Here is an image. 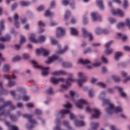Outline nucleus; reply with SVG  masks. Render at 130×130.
Returning <instances> with one entry per match:
<instances>
[{
	"mask_svg": "<svg viewBox=\"0 0 130 130\" xmlns=\"http://www.w3.org/2000/svg\"><path fill=\"white\" fill-rule=\"evenodd\" d=\"M103 104H108L110 108H107L106 111L109 114H111V113H119L122 111V109L120 107H117L114 108V105L110 103L109 100H106L103 99L102 100Z\"/></svg>",
	"mask_w": 130,
	"mask_h": 130,
	"instance_id": "f257e3e1",
	"label": "nucleus"
},
{
	"mask_svg": "<svg viewBox=\"0 0 130 130\" xmlns=\"http://www.w3.org/2000/svg\"><path fill=\"white\" fill-rule=\"evenodd\" d=\"M10 106L12 110L16 109V106L12 105V102H6L3 103V105L2 107H0V112L1 111V113H0V116H8V115L10 114L8 112H6L4 111V110H5V107H6V106Z\"/></svg>",
	"mask_w": 130,
	"mask_h": 130,
	"instance_id": "f03ea898",
	"label": "nucleus"
},
{
	"mask_svg": "<svg viewBox=\"0 0 130 130\" xmlns=\"http://www.w3.org/2000/svg\"><path fill=\"white\" fill-rule=\"evenodd\" d=\"M24 118H27L28 119V124L27 125V128L29 129L32 128L34 125L37 124V121L34 119H32V115L24 114L23 115Z\"/></svg>",
	"mask_w": 130,
	"mask_h": 130,
	"instance_id": "7ed1b4c3",
	"label": "nucleus"
},
{
	"mask_svg": "<svg viewBox=\"0 0 130 130\" xmlns=\"http://www.w3.org/2000/svg\"><path fill=\"white\" fill-rule=\"evenodd\" d=\"M31 63L33 64L34 67L36 68V69H40L41 70H43L42 72V75L43 76H47V75H48V70H49V68L40 66L38 65V63L34 60L31 61Z\"/></svg>",
	"mask_w": 130,
	"mask_h": 130,
	"instance_id": "20e7f679",
	"label": "nucleus"
},
{
	"mask_svg": "<svg viewBox=\"0 0 130 130\" xmlns=\"http://www.w3.org/2000/svg\"><path fill=\"white\" fill-rule=\"evenodd\" d=\"M86 111H87V112H92V111H93V112H94V114H92L91 116V118H98V117H99V116H100V111H99V110L97 109H90V107L87 106L86 108Z\"/></svg>",
	"mask_w": 130,
	"mask_h": 130,
	"instance_id": "39448f33",
	"label": "nucleus"
},
{
	"mask_svg": "<svg viewBox=\"0 0 130 130\" xmlns=\"http://www.w3.org/2000/svg\"><path fill=\"white\" fill-rule=\"evenodd\" d=\"M46 37L44 36H40L39 40H36L35 39V35L34 34H31L30 37L29 38V40L34 43H39V42H44Z\"/></svg>",
	"mask_w": 130,
	"mask_h": 130,
	"instance_id": "423d86ee",
	"label": "nucleus"
},
{
	"mask_svg": "<svg viewBox=\"0 0 130 130\" xmlns=\"http://www.w3.org/2000/svg\"><path fill=\"white\" fill-rule=\"evenodd\" d=\"M78 77L80 79L77 80V82L79 86V87H82L83 84L85 82H87V77L84 76V74L82 72L78 73Z\"/></svg>",
	"mask_w": 130,
	"mask_h": 130,
	"instance_id": "0eeeda50",
	"label": "nucleus"
},
{
	"mask_svg": "<svg viewBox=\"0 0 130 130\" xmlns=\"http://www.w3.org/2000/svg\"><path fill=\"white\" fill-rule=\"evenodd\" d=\"M68 113H70V118L71 119H76V117L74 113H71V111H70V110H62L59 111L58 114L61 115V116H64L66 114H68Z\"/></svg>",
	"mask_w": 130,
	"mask_h": 130,
	"instance_id": "6e6552de",
	"label": "nucleus"
},
{
	"mask_svg": "<svg viewBox=\"0 0 130 130\" xmlns=\"http://www.w3.org/2000/svg\"><path fill=\"white\" fill-rule=\"evenodd\" d=\"M76 80L73 78L69 77L67 81H66L67 85L63 84L61 86V89L60 90L61 92H63L64 90H66V89H68V86H71V83H73V82H75Z\"/></svg>",
	"mask_w": 130,
	"mask_h": 130,
	"instance_id": "1a4fd4ad",
	"label": "nucleus"
},
{
	"mask_svg": "<svg viewBox=\"0 0 130 130\" xmlns=\"http://www.w3.org/2000/svg\"><path fill=\"white\" fill-rule=\"evenodd\" d=\"M36 52L37 53L38 55H40V54L42 53L44 56H47V55H48V54H49V52L48 51V50L43 48L37 49L36 51Z\"/></svg>",
	"mask_w": 130,
	"mask_h": 130,
	"instance_id": "9d476101",
	"label": "nucleus"
},
{
	"mask_svg": "<svg viewBox=\"0 0 130 130\" xmlns=\"http://www.w3.org/2000/svg\"><path fill=\"white\" fill-rule=\"evenodd\" d=\"M4 78L7 79V80H9L8 82L9 87H13V86L15 85V81H12V79H16V76L14 75L12 77H10L9 75L6 74L4 75Z\"/></svg>",
	"mask_w": 130,
	"mask_h": 130,
	"instance_id": "9b49d317",
	"label": "nucleus"
},
{
	"mask_svg": "<svg viewBox=\"0 0 130 130\" xmlns=\"http://www.w3.org/2000/svg\"><path fill=\"white\" fill-rule=\"evenodd\" d=\"M66 34V31L62 27H58L56 29V36L57 37H61Z\"/></svg>",
	"mask_w": 130,
	"mask_h": 130,
	"instance_id": "f8f14e48",
	"label": "nucleus"
},
{
	"mask_svg": "<svg viewBox=\"0 0 130 130\" xmlns=\"http://www.w3.org/2000/svg\"><path fill=\"white\" fill-rule=\"evenodd\" d=\"M82 31L83 33V37H89V41H92V40H93V36L92 35V34L90 33V32H88V31H87V30H86V29L85 28H82Z\"/></svg>",
	"mask_w": 130,
	"mask_h": 130,
	"instance_id": "ddd939ff",
	"label": "nucleus"
},
{
	"mask_svg": "<svg viewBox=\"0 0 130 130\" xmlns=\"http://www.w3.org/2000/svg\"><path fill=\"white\" fill-rule=\"evenodd\" d=\"M111 14L114 16H115V15H118L119 16H120V17H123L124 16V13H123V12H122L120 9H117L116 11L114 9H112L111 10Z\"/></svg>",
	"mask_w": 130,
	"mask_h": 130,
	"instance_id": "4468645a",
	"label": "nucleus"
},
{
	"mask_svg": "<svg viewBox=\"0 0 130 130\" xmlns=\"http://www.w3.org/2000/svg\"><path fill=\"white\" fill-rule=\"evenodd\" d=\"M84 104H87V102L85 100L81 99L78 101L76 106L78 108H79V109H82Z\"/></svg>",
	"mask_w": 130,
	"mask_h": 130,
	"instance_id": "2eb2a0df",
	"label": "nucleus"
},
{
	"mask_svg": "<svg viewBox=\"0 0 130 130\" xmlns=\"http://www.w3.org/2000/svg\"><path fill=\"white\" fill-rule=\"evenodd\" d=\"M64 81V79L63 78H55L53 77L51 78V82L55 85L60 83V82H63Z\"/></svg>",
	"mask_w": 130,
	"mask_h": 130,
	"instance_id": "dca6fc26",
	"label": "nucleus"
},
{
	"mask_svg": "<svg viewBox=\"0 0 130 130\" xmlns=\"http://www.w3.org/2000/svg\"><path fill=\"white\" fill-rule=\"evenodd\" d=\"M91 18L93 20V21H101L102 19L101 18V17L98 15V13H93L91 14Z\"/></svg>",
	"mask_w": 130,
	"mask_h": 130,
	"instance_id": "f3484780",
	"label": "nucleus"
},
{
	"mask_svg": "<svg viewBox=\"0 0 130 130\" xmlns=\"http://www.w3.org/2000/svg\"><path fill=\"white\" fill-rule=\"evenodd\" d=\"M58 59V57L56 55H54L50 58H48V61H46L45 63H47L48 64H49L51 62H52V61H54V60H56V59Z\"/></svg>",
	"mask_w": 130,
	"mask_h": 130,
	"instance_id": "a211bd4d",
	"label": "nucleus"
},
{
	"mask_svg": "<svg viewBox=\"0 0 130 130\" xmlns=\"http://www.w3.org/2000/svg\"><path fill=\"white\" fill-rule=\"evenodd\" d=\"M14 25L17 28H19V21H18V20H19V15L17 14H15L14 17Z\"/></svg>",
	"mask_w": 130,
	"mask_h": 130,
	"instance_id": "6ab92c4d",
	"label": "nucleus"
},
{
	"mask_svg": "<svg viewBox=\"0 0 130 130\" xmlns=\"http://www.w3.org/2000/svg\"><path fill=\"white\" fill-rule=\"evenodd\" d=\"M5 124L7 126H8V127H10L11 130H19V128H18V127L15 125H11V124H10V122L8 121L5 122Z\"/></svg>",
	"mask_w": 130,
	"mask_h": 130,
	"instance_id": "aec40b11",
	"label": "nucleus"
},
{
	"mask_svg": "<svg viewBox=\"0 0 130 130\" xmlns=\"http://www.w3.org/2000/svg\"><path fill=\"white\" fill-rule=\"evenodd\" d=\"M11 40V37L10 35H7L5 37H2L0 38V41L2 42H6V41H10Z\"/></svg>",
	"mask_w": 130,
	"mask_h": 130,
	"instance_id": "412c9836",
	"label": "nucleus"
},
{
	"mask_svg": "<svg viewBox=\"0 0 130 130\" xmlns=\"http://www.w3.org/2000/svg\"><path fill=\"white\" fill-rule=\"evenodd\" d=\"M67 72L63 71H55L52 73V75L54 76H59V75H66Z\"/></svg>",
	"mask_w": 130,
	"mask_h": 130,
	"instance_id": "4be33fe9",
	"label": "nucleus"
},
{
	"mask_svg": "<svg viewBox=\"0 0 130 130\" xmlns=\"http://www.w3.org/2000/svg\"><path fill=\"white\" fill-rule=\"evenodd\" d=\"M90 62V61L88 59L83 60V59H80L78 61V63H81L82 64H88Z\"/></svg>",
	"mask_w": 130,
	"mask_h": 130,
	"instance_id": "5701e85b",
	"label": "nucleus"
},
{
	"mask_svg": "<svg viewBox=\"0 0 130 130\" xmlns=\"http://www.w3.org/2000/svg\"><path fill=\"white\" fill-rule=\"evenodd\" d=\"M97 5L101 10H104V5L102 0H97Z\"/></svg>",
	"mask_w": 130,
	"mask_h": 130,
	"instance_id": "b1692460",
	"label": "nucleus"
},
{
	"mask_svg": "<svg viewBox=\"0 0 130 130\" xmlns=\"http://www.w3.org/2000/svg\"><path fill=\"white\" fill-rule=\"evenodd\" d=\"M70 29L71 30V34L72 35L77 36V35H78V34H79V32H78V30H77L76 28H75L74 27H71Z\"/></svg>",
	"mask_w": 130,
	"mask_h": 130,
	"instance_id": "393cba45",
	"label": "nucleus"
},
{
	"mask_svg": "<svg viewBox=\"0 0 130 130\" xmlns=\"http://www.w3.org/2000/svg\"><path fill=\"white\" fill-rule=\"evenodd\" d=\"M75 125L76 126H83V125H85V122L83 121H75Z\"/></svg>",
	"mask_w": 130,
	"mask_h": 130,
	"instance_id": "a878e982",
	"label": "nucleus"
},
{
	"mask_svg": "<svg viewBox=\"0 0 130 130\" xmlns=\"http://www.w3.org/2000/svg\"><path fill=\"white\" fill-rule=\"evenodd\" d=\"M56 127L54 128V130H60V127H59V124H60V121L58 120L57 118L56 119Z\"/></svg>",
	"mask_w": 130,
	"mask_h": 130,
	"instance_id": "bb28decb",
	"label": "nucleus"
},
{
	"mask_svg": "<svg viewBox=\"0 0 130 130\" xmlns=\"http://www.w3.org/2000/svg\"><path fill=\"white\" fill-rule=\"evenodd\" d=\"M122 55V53L121 52H117L115 53V60H118L119 57Z\"/></svg>",
	"mask_w": 130,
	"mask_h": 130,
	"instance_id": "cd10ccee",
	"label": "nucleus"
},
{
	"mask_svg": "<svg viewBox=\"0 0 130 130\" xmlns=\"http://www.w3.org/2000/svg\"><path fill=\"white\" fill-rule=\"evenodd\" d=\"M118 91L122 97H126V93L123 91L122 88L119 87Z\"/></svg>",
	"mask_w": 130,
	"mask_h": 130,
	"instance_id": "c85d7f7f",
	"label": "nucleus"
},
{
	"mask_svg": "<svg viewBox=\"0 0 130 130\" xmlns=\"http://www.w3.org/2000/svg\"><path fill=\"white\" fill-rule=\"evenodd\" d=\"M73 64L71 63H66L64 62L62 63V66L65 68H71Z\"/></svg>",
	"mask_w": 130,
	"mask_h": 130,
	"instance_id": "c756f323",
	"label": "nucleus"
},
{
	"mask_svg": "<svg viewBox=\"0 0 130 130\" xmlns=\"http://www.w3.org/2000/svg\"><path fill=\"white\" fill-rule=\"evenodd\" d=\"M63 124L68 128L69 130H72V127L70 126V124H69V122L67 121H64L63 122Z\"/></svg>",
	"mask_w": 130,
	"mask_h": 130,
	"instance_id": "7c9ffc66",
	"label": "nucleus"
},
{
	"mask_svg": "<svg viewBox=\"0 0 130 130\" xmlns=\"http://www.w3.org/2000/svg\"><path fill=\"white\" fill-rule=\"evenodd\" d=\"M68 49L69 47H68V46H66L64 47L63 49L58 51V53H60V54H62V53H64V52H66V51H67V50H68Z\"/></svg>",
	"mask_w": 130,
	"mask_h": 130,
	"instance_id": "2f4dec72",
	"label": "nucleus"
},
{
	"mask_svg": "<svg viewBox=\"0 0 130 130\" xmlns=\"http://www.w3.org/2000/svg\"><path fill=\"white\" fill-rule=\"evenodd\" d=\"M124 26H125L124 22H120L117 24V27L118 29H120V28H123Z\"/></svg>",
	"mask_w": 130,
	"mask_h": 130,
	"instance_id": "473e14b6",
	"label": "nucleus"
},
{
	"mask_svg": "<svg viewBox=\"0 0 130 130\" xmlns=\"http://www.w3.org/2000/svg\"><path fill=\"white\" fill-rule=\"evenodd\" d=\"M10 65L6 64L4 66V72H9L10 71Z\"/></svg>",
	"mask_w": 130,
	"mask_h": 130,
	"instance_id": "72a5a7b5",
	"label": "nucleus"
},
{
	"mask_svg": "<svg viewBox=\"0 0 130 130\" xmlns=\"http://www.w3.org/2000/svg\"><path fill=\"white\" fill-rule=\"evenodd\" d=\"M91 125L92 126L93 130L97 129V127H98V126H99V123H91Z\"/></svg>",
	"mask_w": 130,
	"mask_h": 130,
	"instance_id": "f704fd0d",
	"label": "nucleus"
},
{
	"mask_svg": "<svg viewBox=\"0 0 130 130\" xmlns=\"http://www.w3.org/2000/svg\"><path fill=\"white\" fill-rule=\"evenodd\" d=\"M70 16H71V12H70V11L67 10L64 15V20H68Z\"/></svg>",
	"mask_w": 130,
	"mask_h": 130,
	"instance_id": "c9c22d12",
	"label": "nucleus"
},
{
	"mask_svg": "<svg viewBox=\"0 0 130 130\" xmlns=\"http://www.w3.org/2000/svg\"><path fill=\"white\" fill-rule=\"evenodd\" d=\"M18 60H21V57L19 56H16L13 58L12 61L15 62V61H18Z\"/></svg>",
	"mask_w": 130,
	"mask_h": 130,
	"instance_id": "e433bc0d",
	"label": "nucleus"
},
{
	"mask_svg": "<svg viewBox=\"0 0 130 130\" xmlns=\"http://www.w3.org/2000/svg\"><path fill=\"white\" fill-rule=\"evenodd\" d=\"M45 17H51L52 16H53V13H50L49 11H46L45 14Z\"/></svg>",
	"mask_w": 130,
	"mask_h": 130,
	"instance_id": "4c0bfd02",
	"label": "nucleus"
},
{
	"mask_svg": "<svg viewBox=\"0 0 130 130\" xmlns=\"http://www.w3.org/2000/svg\"><path fill=\"white\" fill-rule=\"evenodd\" d=\"M26 42V39L25 37L21 36L20 38V44H23V43H25Z\"/></svg>",
	"mask_w": 130,
	"mask_h": 130,
	"instance_id": "58836bf2",
	"label": "nucleus"
},
{
	"mask_svg": "<svg viewBox=\"0 0 130 130\" xmlns=\"http://www.w3.org/2000/svg\"><path fill=\"white\" fill-rule=\"evenodd\" d=\"M62 5H63V6H68V5H69V4H70V3H71V1L70 0H63L62 1Z\"/></svg>",
	"mask_w": 130,
	"mask_h": 130,
	"instance_id": "ea45409f",
	"label": "nucleus"
},
{
	"mask_svg": "<svg viewBox=\"0 0 130 130\" xmlns=\"http://www.w3.org/2000/svg\"><path fill=\"white\" fill-rule=\"evenodd\" d=\"M113 43V41H111L107 43L105 45L106 49H109V46H110V45H111V44Z\"/></svg>",
	"mask_w": 130,
	"mask_h": 130,
	"instance_id": "a19ab883",
	"label": "nucleus"
},
{
	"mask_svg": "<svg viewBox=\"0 0 130 130\" xmlns=\"http://www.w3.org/2000/svg\"><path fill=\"white\" fill-rule=\"evenodd\" d=\"M21 6H24V7H27V6H29L30 5V3L29 2H26L24 1H22L20 3Z\"/></svg>",
	"mask_w": 130,
	"mask_h": 130,
	"instance_id": "79ce46f5",
	"label": "nucleus"
},
{
	"mask_svg": "<svg viewBox=\"0 0 130 130\" xmlns=\"http://www.w3.org/2000/svg\"><path fill=\"white\" fill-rule=\"evenodd\" d=\"M97 85L98 86H100V87H102V88H105L106 87V85L103 82H98Z\"/></svg>",
	"mask_w": 130,
	"mask_h": 130,
	"instance_id": "37998d69",
	"label": "nucleus"
},
{
	"mask_svg": "<svg viewBox=\"0 0 130 130\" xmlns=\"http://www.w3.org/2000/svg\"><path fill=\"white\" fill-rule=\"evenodd\" d=\"M113 52V49H106V53L107 54H111Z\"/></svg>",
	"mask_w": 130,
	"mask_h": 130,
	"instance_id": "c03bdc74",
	"label": "nucleus"
},
{
	"mask_svg": "<svg viewBox=\"0 0 130 130\" xmlns=\"http://www.w3.org/2000/svg\"><path fill=\"white\" fill-rule=\"evenodd\" d=\"M128 4V2L127 0H124V3L123 4V9H126L127 8V5Z\"/></svg>",
	"mask_w": 130,
	"mask_h": 130,
	"instance_id": "a18cd8bd",
	"label": "nucleus"
},
{
	"mask_svg": "<svg viewBox=\"0 0 130 130\" xmlns=\"http://www.w3.org/2000/svg\"><path fill=\"white\" fill-rule=\"evenodd\" d=\"M95 32L96 33V34L98 35H99L100 34H101V33H102V30H101V29H100V28H96L95 29Z\"/></svg>",
	"mask_w": 130,
	"mask_h": 130,
	"instance_id": "49530a36",
	"label": "nucleus"
},
{
	"mask_svg": "<svg viewBox=\"0 0 130 130\" xmlns=\"http://www.w3.org/2000/svg\"><path fill=\"white\" fill-rule=\"evenodd\" d=\"M64 108L66 109H69V108H71L72 107V105L70 104V103H67L66 105H64Z\"/></svg>",
	"mask_w": 130,
	"mask_h": 130,
	"instance_id": "de8ad7c7",
	"label": "nucleus"
},
{
	"mask_svg": "<svg viewBox=\"0 0 130 130\" xmlns=\"http://www.w3.org/2000/svg\"><path fill=\"white\" fill-rule=\"evenodd\" d=\"M112 78L114 80V81H115V82H119V81H120V79H119L116 76H112Z\"/></svg>",
	"mask_w": 130,
	"mask_h": 130,
	"instance_id": "09e8293b",
	"label": "nucleus"
},
{
	"mask_svg": "<svg viewBox=\"0 0 130 130\" xmlns=\"http://www.w3.org/2000/svg\"><path fill=\"white\" fill-rule=\"evenodd\" d=\"M88 96L89 97H90L91 98L94 96V93H93V91L92 89H90L88 90Z\"/></svg>",
	"mask_w": 130,
	"mask_h": 130,
	"instance_id": "8fccbe9b",
	"label": "nucleus"
},
{
	"mask_svg": "<svg viewBox=\"0 0 130 130\" xmlns=\"http://www.w3.org/2000/svg\"><path fill=\"white\" fill-rule=\"evenodd\" d=\"M38 25L40 27H44L45 26V23L42 22V21H39L38 22Z\"/></svg>",
	"mask_w": 130,
	"mask_h": 130,
	"instance_id": "3c124183",
	"label": "nucleus"
},
{
	"mask_svg": "<svg viewBox=\"0 0 130 130\" xmlns=\"http://www.w3.org/2000/svg\"><path fill=\"white\" fill-rule=\"evenodd\" d=\"M4 21H1L0 22L1 30H4L5 29V25H4Z\"/></svg>",
	"mask_w": 130,
	"mask_h": 130,
	"instance_id": "603ef678",
	"label": "nucleus"
},
{
	"mask_svg": "<svg viewBox=\"0 0 130 130\" xmlns=\"http://www.w3.org/2000/svg\"><path fill=\"white\" fill-rule=\"evenodd\" d=\"M51 42L53 45L57 44V41L53 38H51Z\"/></svg>",
	"mask_w": 130,
	"mask_h": 130,
	"instance_id": "864d4df0",
	"label": "nucleus"
},
{
	"mask_svg": "<svg viewBox=\"0 0 130 130\" xmlns=\"http://www.w3.org/2000/svg\"><path fill=\"white\" fill-rule=\"evenodd\" d=\"M101 59L103 62H104V63H107V62H108L107 59H106V58L104 57V56L102 57Z\"/></svg>",
	"mask_w": 130,
	"mask_h": 130,
	"instance_id": "5fc2aeb1",
	"label": "nucleus"
},
{
	"mask_svg": "<svg viewBox=\"0 0 130 130\" xmlns=\"http://www.w3.org/2000/svg\"><path fill=\"white\" fill-rule=\"evenodd\" d=\"M53 92V89L52 88L50 87L47 91V94H52V92Z\"/></svg>",
	"mask_w": 130,
	"mask_h": 130,
	"instance_id": "6e6d98bb",
	"label": "nucleus"
},
{
	"mask_svg": "<svg viewBox=\"0 0 130 130\" xmlns=\"http://www.w3.org/2000/svg\"><path fill=\"white\" fill-rule=\"evenodd\" d=\"M10 119H11V120H13V121H15V120H17V118H16V117H15V116L13 115H10Z\"/></svg>",
	"mask_w": 130,
	"mask_h": 130,
	"instance_id": "4d7b16f0",
	"label": "nucleus"
},
{
	"mask_svg": "<svg viewBox=\"0 0 130 130\" xmlns=\"http://www.w3.org/2000/svg\"><path fill=\"white\" fill-rule=\"evenodd\" d=\"M22 58L24 59H28V58H29V55L27 54H24L22 55Z\"/></svg>",
	"mask_w": 130,
	"mask_h": 130,
	"instance_id": "13d9d810",
	"label": "nucleus"
},
{
	"mask_svg": "<svg viewBox=\"0 0 130 130\" xmlns=\"http://www.w3.org/2000/svg\"><path fill=\"white\" fill-rule=\"evenodd\" d=\"M70 96L72 98H74V96L76 95V93L74 91H70Z\"/></svg>",
	"mask_w": 130,
	"mask_h": 130,
	"instance_id": "bf43d9fd",
	"label": "nucleus"
},
{
	"mask_svg": "<svg viewBox=\"0 0 130 130\" xmlns=\"http://www.w3.org/2000/svg\"><path fill=\"white\" fill-rule=\"evenodd\" d=\"M37 10L40 12L41 11H43L44 10V6H40L39 8H37Z\"/></svg>",
	"mask_w": 130,
	"mask_h": 130,
	"instance_id": "052dcab7",
	"label": "nucleus"
},
{
	"mask_svg": "<svg viewBox=\"0 0 130 130\" xmlns=\"http://www.w3.org/2000/svg\"><path fill=\"white\" fill-rule=\"evenodd\" d=\"M26 106L28 108H32V107H33L34 105L32 103H28L26 104Z\"/></svg>",
	"mask_w": 130,
	"mask_h": 130,
	"instance_id": "680f3d73",
	"label": "nucleus"
},
{
	"mask_svg": "<svg viewBox=\"0 0 130 130\" xmlns=\"http://www.w3.org/2000/svg\"><path fill=\"white\" fill-rule=\"evenodd\" d=\"M123 49L124 50H126L127 51H130V47H128L127 46H124L123 47Z\"/></svg>",
	"mask_w": 130,
	"mask_h": 130,
	"instance_id": "e2e57ef3",
	"label": "nucleus"
},
{
	"mask_svg": "<svg viewBox=\"0 0 130 130\" xmlns=\"http://www.w3.org/2000/svg\"><path fill=\"white\" fill-rule=\"evenodd\" d=\"M109 22H110V23L112 24L113 23H115V22H116V20H115V19H113V18H110Z\"/></svg>",
	"mask_w": 130,
	"mask_h": 130,
	"instance_id": "0e129e2a",
	"label": "nucleus"
},
{
	"mask_svg": "<svg viewBox=\"0 0 130 130\" xmlns=\"http://www.w3.org/2000/svg\"><path fill=\"white\" fill-rule=\"evenodd\" d=\"M22 99L23 101H28V100H29V97H28L27 95H25L23 96Z\"/></svg>",
	"mask_w": 130,
	"mask_h": 130,
	"instance_id": "69168bd1",
	"label": "nucleus"
},
{
	"mask_svg": "<svg viewBox=\"0 0 130 130\" xmlns=\"http://www.w3.org/2000/svg\"><path fill=\"white\" fill-rule=\"evenodd\" d=\"M35 112L37 115H40V114H41V111L39 110H35Z\"/></svg>",
	"mask_w": 130,
	"mask_h": 130,
	"instance_id": "338daca9",
	"label": "nucleus"
},
{
	"mask_svg": "<svg viewBox=\"0 0 130 130\" xmlns=\"http://www.w3.org/2000/svg\"><path fill=\"white\" fill-rule=\"evenodd\" d=\"M17 107H19V108H21L22 107H23V104H22V103H18L17 104Z\"/></svg>",
	"mask_w": 130,
	"mask_h": 130,
	"instance_id": "774afa93",
	"label": "nucleus"
}]
</instances>
